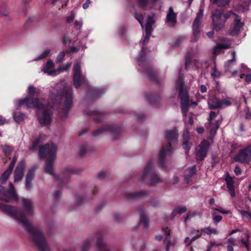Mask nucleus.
<instances>
[{
	"instance_id": "1",
	"label": "nucleus",
	"mask_w": 251,
	"mask_h": 251,
	"mask_svg": "<svg viewBox=\"0 0 251 251\" xmlns=\"http://www.w3.org/2000/svg\"><path fill=\"white\" fill-rule=\"evenodd\" d=\"M63 100L61 114L62 118H66L70 109L73 106L72 89L71 87H64L63 90L52 94L49 99L48 104L45 106L42 101L37 98H26L19 100V106L25 105L27 108H37L36 115L42 126H48L52 121V113L49 108H54Z\"/></svg>"
},
{
	"instance_id": "2",
	"label": "nucleus",
	"mask_w": 251,
	"mask_h": 251,
	"mask_svg": "<svg viewBox=\"0 0 251 251\" xmlns=\"http://www.w3.org/2000/svg\"><path fill=\"white\" fill-rule=\"evenodd\" d=\"M8 186L9 190L6 191L2 186L0 185V209L23 224L24 229L30 235L40 251H50L48 243L42 233L39 229L32 227L25 215L19 211L17 207L3 203V202H8L12 200H18V195L13 184L9 182Z\"/></svg>"
},
{
	"instance_id": "3",
	"label": "nucleus",
	"mask_w": 251,
	"mask_h": 251,
	"mask_svg": "<svg viewBox=\"0 0 251 251\" xmlns=\"http://www.w3.org/2000/svg\"><path fill=\"white\" fill-rule=\"evenodd\" d=\"M56 146L53 144H48L41 148L39 151L41 158H46L45 170L46 173L55 176L53 172V165L55 159Z\"/></svg>"
},
{
	"instance_id": "4",
	"label": "nucleus",
	"mask_w": 251,
	"mask_h": 251,
	"mask_svg": "<svg viewBox=\"0 0 251 251\" xmlns=\"http://www.w3.org/2000/svg\"><path fill=\"white\" fill-rule=\"evenodd\" d=\"M166 140L168 145L162 147L159 155V164L162 168H166V157L172 153V148L171 143L176 141L177 139V134L174 130H169L166 131Z\"/></svg>"
},
{
	"instance_id": "5",
	"label": "nucleus",
	"mask_w": 251,
	"mask_h": 251,
	"mask_svg": "<svg viewBox=\"0 0 251 251\" xmlns=\"http://www.w3.org/2000/svg\"><path fill=\"white\" fill-rule=\"evenodd\" d=\"M234 13L231 11L224 12L222 9H216L212 13V28L220 31L225 26L226 20Z\"/></svg>"
},
{
	"instance_id": "6",
	"label": "nucleus",
	"mask_w": 251,
	"mask_h": 251,
	"mask_svg": "<svg viewBox=\"0 0 251 251\" xmlns=\"http://www.w3.org/2000/svg\"><path fill=\"white\" fill-rule=\"evenodd\" d=\"M140 180L142 181H147V183L151 185H155L161 182L160 178L153 170L152 164L151 162L148 163Z\"/></svg>"
},
{
	"instance_id": "7",
	"label": "nucleus",
	"mask_w": 251,
	"mask_h": 251,
	"mask_svg": "<svg viewBox=\"0 0 251 251\" xmlns=\"http://www.w3.org/2000/svg\"><path fill=\"white\" fill-rule=\"evenodd\" d=\"M74 85L75 88H78L80 86V83L85 86L88 85V80L85 76L82 75L80 65L79 63H76L74 65Z\"/></svg>"
},
{
	"instance_id": "8",
	"label": "nucleus",
	"mask_w": 251,
	"mask_h": 251,
	"mask_svg": "<svg viewBox=\"0 0 251 251\" xmlns=\"http://www.w3.org/2000/svg\"><path fill=\"white\" fill-rule=\"evenodd\" d=\"M251 159V145L247 147L244 149L241 150L238 154L234 157L236 162H240L242 163H248Z\"/></svg>"
},
{
	"instance_id": "9",
	"label": "nucleus",
	"mask_w": 251,
	"mask_h": 251,
	"mask_svg": "<svg viewBox=\"0 0 251 251\" xmlns=\"http://www.w3.org/2000/svg\"><path fill=\"white\" fill-rule=\"evenodd\" d=\"M209 142L206 140H203L199 145V149H196V158L197 161H202L206 156L208 148Z\"/></svg>"
},
{
	"instance_id": "10",
	"label": "nucleus",
	"mask_w": 251,
	"mask_h": 251,
	"mask_svg": "<svg viewBox=\"0 0 251 251\" xmlns=\"http://www.w3.org/2000/svg\"><path fill=\"white\" fill-rule=\"evenodd\" d=\"M235 17L233 26L231 27L228 30L229 34L234 36L238 34L242 28L244 24L240 21V17L235 13L232 14Z\"/></svg>"
},
{
	"instance_id": "11",
	"label": "nucleus",
	"mask_w": 251,
	"mask_h": 251,
	"mask_svg": "<svg viewBox=\"0 0 251 251\" xmlns=\"http://www.w3.org/2000/svg\"><path fill=\"white\" fill-rule=\"evenodd\" d=\"M25 163L24 160L20 161L14 172V182H19L21 181L24 176V170L25 169Z\"/></svg>"
},
{
	"instance_id": "12",
	"label": "nucleus",
	"mask_w": 251,
	"mask_h": 251,
	"mask_svg": "<svg viewBox=\"0 0 251 251\" xmlns=\"http://www.w3.org/2000/svg\"><path fill=\"white\" fill-rule=\"evenodd\" d=\"M104 234L102 231H99L96 235L97 241L96 246L99 251H111L110 246L107 245L103 240L101 237Z\"/></svg>"
},
{
	"instance_id": "13",
	"label": "nucleus",
	"mask_w": 251,
	"mask_h": 251,
	"mask_svg": "<svg viewBox=\"0 0 251 251\" xmlns=\"http://www.w3.org/2000/svg\"><path fill=\"white\" fill-rule=\"evenodd\" d=\"M203 9L200 8L197 13V16L193 24V29L194 35L196 36L200 32V26L201 19L203 17Z\"/></svg>"
},
{
	"instance_id": "14",
	"label": "nucleus",
	"mask_w": 251,
	"mask_h": 251,
	"mask_svg": "<svg viewBox=\"0 0 251 251\" xmlns=\"http://www.w3.org/2000/svg\"><path fill=\"white\" fill-rule=\"evenodd\" d=\"M36 169L35 167L31 168L26 175L25 187L27 191H29L32 187V181L35 176Z\"/></svg>"
},
{
	"instance_id": "15",
	"label": "nucleus",
	"mask_w": 251,
	"mask_h": 251,
	"mask_svg": "<svg viewBox=\"0 0 251 251\" xmlns=\"http://www.w3.org/2000/svg\"><path fill=\"white\" fill-rule=\"evenodd\" d=\"M176 14L174 12L172 7H170L166 16V22L171 27H174L176 23Z\"/></svg>"
},
{
	"instance_id": "16",
	"label": "nucleus",
	"mask_w": 251,
	"mask_h": 251,
	"mask_svg": "<svg viewBox=\"0 0 251 251\" xmlns=\"http://www.w3.org/2000/svg\"><path fill=\"white\" fill-rule=\"evenodd\" d=\"M23 207L25 213L28 215L33 214L34 205L32 201L28 199L22 198Z\"/></svg>"
},
{
	"instance_id": "17",
	"label": "nucleus",
	"mask_w": 251,
	"mask_h": 251,
	"mask_svg": "<svg viewBox=\"0 0 251 251\" xmlns=\"http://www.w3.org/2000/svg\"><path fill=\"white\" fill-rule=\"evenodd\" d=\"M116 129L111 125H106L102 126L93 132V136H98L104 132H115Z\"/></svg>"
},
{
	"instance_id": "18",
	"label": "nucleus",
	"mask_w": 251,
	"mask_h": 251,
	"mask_svg": "<svg viewBox=\"0 0 251 251\" xmlns=\"http://www.w3.org/2000/svg\"><path fill=\"white\" fill-rule=\"evenodd\" d=\"M225 181L229 194L232 198H234L235 197V192L232 177L229 174H227L226 177Z\"/></svg>"
},
{
	"instance_id": "19",
	"label": "nucleus",
	"mask_w": 251,
	"mask_h": 251,
	"mask_svg": "<svg viewBox=\"0 0 251 251\" xmlns=\"http://www.w3.org/2000/svg\"><path fill=\"white\" fill-rule=\"evenodd\" d=\"M73 173V171L69 169H66L65 172L58 176H55L57 180L59 181V186H62L64 183L67 182L69 178V175L71 173Z\"/></svg>"
},
{
	"instance_id": "20",
	"label": "nucleus",
	"mask_w": 251,
	"mask_h": 251,
	"mask_svg": "<svg viewBox=\"0 0 251 251\" xmlns=\"http://www.w3.org/2000/svg\"><path fill=\"white\" fill-rule=\"evenodd\" d=\"M54 66V63L52 60L49 59L47 62L46 64L42 69V71L45 73L47 74L50 75H54L56 74L57 72L56 70H51Z\"/></svg>"
},
{
	"instance_id": "21",
	"label": "nucleus",
	"mask_w": 251,
	"mask_h": 251,
	"mask_svg": "<svg viewBox=\"0 0 251 251\" xmlns=\"http://www.w3.org/2000/svg\"><path fill=\"white\" fill-rule=\"evenodd\" d=\"M196 166L188 168L184 172V180L188 183L192 181V176L196 174Z\"/></svg>"
},
{
	"instance_id": "22",
	"label": "nucleus",
	"mask_w": 251,
	"mask_h": 251,
	"mask_svg": "<svg viewBox=\"0 0 251 251\" xmlns=\"http://www.w3.org/2000/svg\"><path fill=\"white\" fill-rule=\"evenodd\" d=\"M208 104L210 109L221 108V100L216 97H213L209 99Z\"/></svg>"
},
{
	"instance_id": "23",
	"label": "nucleus",
	"mask_w": 251,
	"mask_h": 251,
	"mask_svg": "<svg viewBox=\"0 0 251 251\" xmlns=\"http://www.w3.org/2000/svg\"><path fill=\"white\" fill-rule=\"evenodd\" d=\"M85 114L93 117L94 120L96 123H100L101 121L103 113H100L96 111H90L87 110L84 111Z\"/></svg>"
},
{
	"instance_id": "24",
	"label": "nucleus",
	"mask_w": 251,
	"mask_h": 251,
	"mask_svg": "<svg viewBox=\"0 0 251 251\" xmlns=\"http://www.w3.org/2000/svg\"><path fill=\"white\" fill-rule=\"evenodd\" d=\"M148 195V192L145 191H138L133 193L127 194L126 197L128 199H136L140 198L146 197Z\"/></svg>"
},
{
	"instance_id": "25",
	"label": "nucleus",
	"mask_w": 251,
	"mask_h": 251,
	"mask_svg": "<svg viewBox=\"0 0 251 251\" xmlns=\"http://www.w3.org/2000/svg\"><path fill=\"white\" fill-rule=\"evenodd\" d=\"M139 214L140 216V223L144 224L145 228H148L149 226V220L146 215L144 210L142 207L140 208L139 209Z\"/></svg>"
},
{
	"instance_id": "26",
	"label": "nucleus",
	"mask_w": 251,
	"mask_h": 251,
	"mask_svg": "<svg viewBox=\"0 0 251 251\" xmlns=\"http://www.w3.org/2000/svg\"><path fill=\"white\" fill-rule=\"evenodd\" d=\"M158 0H137L138 5L140 7L144 10L147 9V7L153 5Z\"/></svg>"
},
{
	"instance_id": "27",
	"label": "nucleus",
	"mask_w": 251,
	"mask_h": 251,
	"mask_svg": "<svg viewBox=\"0 0 251 251\" xmlns=\"http://www.w3.org/2000/svg\"><path fill=\"white\" fill-rule=\"evenodd\" d=\"M250 238L249 232H247L244 234V237L240 240L241 246H244L247 251H250L251 250V247L250 245L249 239Z\"/></svg>"
},
{
	"instance_id": "28",
	"label": "nucleus",
	"mask_w": 251,
	"mask_h": 251,
	"mask_svg": "<svg viewBox=\"0 0 251 251\" xmlns=\"http://www.w3.org/2000/svg\"><path fill=\"white\" fill-rule=\"evenodd\" d=\"M143 74L151 81H156L157 76L155 72L151 69H147L142 72Z\"/></svg>"
},
{
	"instance_id": "29",
	"label": "nucleus",
	"mask_w": 251,
	"mask_h": 251,
	"mask_svg": "<svg viewBox=\"0 0 251 251\" xmlns=\"http://www.w3.org/2000/svg\"><path fill=\"white\" fill-rule=\"evenodd\" d=\"M155 23V15L152 14L151 16L148 17L146 24L145 25V30H152V26Z\"/></svg>"
},
{
	"instance_id": "30",
	"label": "nucleus",
	"mask_w": 251,
	"mask_h": 251,
	"mask_svg": "<svg viewBox=\"0 0 251 251\" xmlns=\"http://www.w3.org/2000/svg\"><path fill=\"white\" fill-rule=\"evenodd\" d=\"M232 58L226 61L225 64V71L227 72L236 61V52L234 50L231 51Z\"/></svg>"
},
{
	"instance_id": "31",
	"label": "nucleus",
	"mask_w": 251,
	"mask_h": 251,
	"mask_svg": "<svg viewBox=\"0 0 251 251\" xmlns=\"http://www.w3.org/2000/svg\"><path fill=\"white\" fill-rule=\"evenodd\" d=\"M230 47V44L227 43H218L214 47L213 50V53L215 54H218L220 53L219 50L220 49H228Z\"/></svg>"
},
{
	"instance_id": "32",
	"label": "nucleus",
	"mask_w": 251,
	"mask_h": 251,
	"mask_svg": "<svg viewBox=\"0 0 251 251\" xmlns=\"http://www.w3.org/2000/svg\"><path fill=\"white\" fill-rule=\"evenodd\" d=\"M186 208L185 207H177L172 212L170 219L173 220L176 214H181L186 211Z\"/></svg>"
},
{
	"instance_id": "33",
	"label": "nucleus",
	"mask_w": 251,
	"mask_h": 251,
	"mask_svg": "<svg viewBox=\"0 0 251 251\" xmlns=\"http://www.w3.org/2000/svg\"><path fill=\"white\" fill-rule=\"evenodd\" d=\"M220 125V122L216 121L213 122V124L211 125V126H209L208 123L206 124L205 126L207 128L209 129L211 134H215L216 132V130L219 128Z\"/></svg>"
},
{
	"instance_id": "34",
	"label": "nucleus",
	"mask_w": 251,
	"mask_h": 251,
	"mask_svg": "<svg viewBox=\"0 0 251 251\" xmlns=\"http://www.w3.org/2000/svg\"><path fill=\"white\" fill-rule=\"evenodd\" d=\"M189 100L180 101L181 108L183 115L186 117L189 110Z\"/></svg>"
},
{
	"instance_id": "35",
	"label": "nucleus",
	"mask_w": 251,
	"mask_h": 251,
	"mask_svg": "<svg viewBox=\"0 0 251 251\" xmlns=\"http://www.w3.org/2000/svg\"><path fill=\"white\" fill-rule=\"evenodd\" d=\"M40 93V90L33 85H29L27 89V93L30 96L38 95Z\"/></svg>"
},
{
	"instance_id": "36",
	"label": "nucleus",
	"mask_w": 251,
	"mask_h": 251,
	"mask_svg": "<svg viewBox=\"0 0 251 251\" xmlns=\"http://www.w3.org/2000/svg\"><path fill=\"white\" fill-rule=\"evenodd\" d=\"M12 170L7 169L3 173L1 177H0V183L3 184L8 179L10 175L12 173Z\"/></svg>"
},
{
	"instance_id": "37",
	"label": "nucleus",
	"mask_w": 251,
	"mask_h": 251,
	"mask_svg": "<svg viewBox=\"0 0 251 251\" xmlns=\"http://www.w3.org/2000/svg\"><path fill=\"white\" fill-rule=\"evenodd\" d=\"M179 98L180 99V101L189 100L187 91L183 88H181L179 90Z\"/></svg>"
},
{
	"instance_id": "38",
	"label": "nucleus",
	"mask_w": 251,
	"mask_h": 251,
	"mask_svg": "<svg viewBox=\"0 0 251 251\" xmlns=\"http://www.w3.org/2000/svg\"><path fill=\"white\" fill-rule=\"evenodd\" d=\"M212 2L219 7H224L228 5L231 0H211Z\"/></svg>"
},
{
	"instance_id": "39",
	"label": "nucleus",
	"mask_w": 251,
	"mask_h": 251,
	"mask_svg": "<svg viewBox=\"0 0 251 251\" xmlns=\"http://www.w3.org/2000/svg\"><path fill=\"white\" fill-rule=\"evenodd\" d=\"M146 100L151 104H155L160 101V98H155V97L151 94L146 95Z\"/></svg>"
},
{
	"instance_id": "40",
	"label": "nucleus",
	"mask_w": 251,
	"mask_h": 251,
	"mask_svg": "<svg viewBox=\"0 0 251 251\" xmlns=\"http://www.w3.org/2000/svg\"><path fill=\"white\" fill-rule=\"evenodd\" d=\"M13 117L14 121L16 123H20L24 120L25 114L23 113L17 114L16 112H13Z\"/></svg>"
},
{
	"instance_id": "41",
	"label": "nucleus",
	"mask_w": 251,
	"mask_h": 251,
	"mask_svg": "<svg viewBox=\"0 0 251 251\" xmlns=\"http://www.w3.org/2000/svg\"><path fill=\"white\" fill-rule=\"evenodd\" d=\"M201 235L202 233L201 232V231L200 230H196V233H195V235L192 237V238L190 239V243L187 244V246L188 247L190 246L194 241L201 237Z\"/></svg>"
},
{
	"instance_id": "42",
	"label": "nucleus",
	"mask_w": 251,
	"mask_h": 251,
	"mask_svg": "<svg viewBox=\"0 0 251 251\" xmlns=\"http://www.w3.org/2000/svg\"><path fill=\"white\" fill-rule=\"evenodd\" d=\"M105 92L104 88L95 89L93 91V96L94 97H99L101 96Z\"/></svg>"
},
{
	"instance_id": "43",
	"label": "nucleus",
	"mask_w": 251,
	"mask_h": 251,
	"mask_svg": "<svg viewBox=\"0 0 251 251\" xmlns=\"http://www.w3.org/2000/svg\"><path fill=\"white\" fill-rule=\"evenodd\" d=\"M71 65V63H68L67 64L59 67L56 69L57 72L58 73V74H59L61 72L67 71L70 69Z\"/></svg>"
},
{
	"instance_id": "44",
	"label": "nucleus",
	"mask_w": 251,
	"mask_h": 251,
	"mask_svg": "<svg viewBox=\"0 0 251 251\" xmlns=\"http://www.w3.org/2000/svg\"><path fill=\"white\" fill-rule=\"evenodd\" d=\"M202 230L207 235H211L212 234H217L218 233V232L216 228L212 229L210 227H205Z\"/></svg>"
},
{
	"instance_id": "45",
	"label": "nucleus",
	"mask_w": 251,
	"mask_h": 251,
	"mask_svg": "<svg viewBox=\"0 0 251 251\" xmlns=\"http://www.w3.org/2000/svg\"><path fill=\"white\" fill-rule=\"evenodd\" d=\"M142 53L140 55L139 57L137 58V61L138 62L139 65L141 66L144 63V61L145 60L146 56L144 54V49L142 47L141 49Z\"/></svg>"
},
{
	"instance_id": "46",
	"label": "nucleus",
	"mask_w": 251,
	"mask_h": 251,
	"mask_svg": "<svg viewBox=\"0 0 251 251\" xmlns=\"http://www.w3.org/2000/svg\"><path fill=\"white\" fill-rule=\"evenodd\" d=\"M40 141V137H38L37 138H36L32 142V145L31 146H30V147H29V149L30 150H33V151L36 150L39 145Z\"/></svg>"
},
{
	"instance_id": "47",
	"label": "nucleus",
	"mask_w": 251,
	"mask_h": 251,
	"mask_svg": "<svg viewBox=\"0 0 251 251\" xmlns=\"http://www.w3.org/2000/svg\"><path fill=\"white\" fill-rule=\"evenodd\" d=\"M88 151H89V150L87 146H83L80 147L78 154L80 156H83L85 154H86Z\"/></svg>"
},
{
	"instance_id": "48",
	"label": "nucleus",
	"mask_w": 251,
	"mask_h": 251,
	"mask_svg": "<svg viewBox=\"0 0 251 251\" xmlns=\"http://www.w3.org/2000/svg\"><path fill=\"white\" fill-rule=\"evenodd\" d=\"M212 72L211 74V75L212 77L216 78L219 77L221 76L220 72L217 69L216 66L212 67Z\"/></svg>"
},
{
	"instance_id": "49",
	"label": "nucleus",
	"mask_w": 251,
	"mask_h": 251,
	"mask_svg": "<svg viewBox=\"0 0 251 251\" xmlns=\"http://www.w3.org/2000/svg\"><path fill=\"white\" fill-rule=\"evenodd\" d=\"M212 218L214 223L216 224L221 221L223 218L221 215H217L216 213L212 214Z\"/></svg>"
},
{
	"instance_id": "50",
	"label": "nucleus",
	"mask_w": 251,
	"mask_h": 251,
	"mask_svg": "<svg viewBox=\"0 0 251 251\" xmlns=\"http://www.w3.org/2000/svg\"><path fill=\"white\" fill-rule=\"evenodd\" d=\"M50 50L49 49L44 50V51H43V52L41 53V54L37 58H36L35 60H40V59H42L43 58H44L47 57L49 55V54H50Z\"/></svg>"
},
{
	"instance_id": "51",
	"label": "nucleus",
	"mask_w": 251,
	"mask_h": 251,
	"mask_svg": "<svg viewBox=\"0 0 251 251\" xmlns=\"http://www.w3.org/2000/svg\"><path fill=\"white\" fill-rule=\"evenodd\" d=\"M134 17L138 20V21L139 22V23L141 25V26L142 27H144V25H143L144 17H143V15H142V14L138 15L137 13H135Z\"/></svg>"
},
{
	"instance_id": "52",
	"label": "nucleus",
	"mask_w": 251,
	"mask_h": 251,
	"mask_svg": "<svg viewBox=\"0 0 251 251\" xmlns=\"http://www.w3.org/2000/svg\"><path fill=\"white\" fill-rule=\"evenodd\" d=\"M216 114L214 111H210L209 113V117L208 118V124L209 126H211L213 124L212 120L216 117Z\"/></svg>"
},
{
	"instance_id": "53",
	"label": "nucleus",
	"mask_w": 251,
	"mask_h": 251,
	"mask_svg": "<svg viewBox=\"0 0 251 251\" xmlns=\"http://www.w3.org/2000/svg\"><path fill=\"white\" fill-rule=\"evenodd\" d=\"M151 32L152 31L145 30L146 36L143 41V44L144 45H146L148 43L150 39Z\"/></svg>"
},
{
	"instance_id": "54",
	"label": "nucleus",
	"mask_w": 251,
	"mask_h": 251,
	"mask_svg": "<svg viewBox=\"0 0 251 251\" xmlns=\"http://www.w3.org/2000/svg\"><path fill=\"white\" fill-rule=\"evenodd\" d=\"M91 242L90 240H86L82 247V251H88L90 248Z\"/></svg>"
},
{
	"instance_id": "55",
	"label": "nucleus",
	"mask_w": 251,
	"mask_h": 251,
	"mask_svg": "<svg viewBox=\"0 0 251 251\" xmlns=\"http://www.w3.org/2000/svg\"><path fill=\"white\" fill-rule=\"evenodd\" d=\"M65 56V52L64 51L61 52L57 55V56L56 57V62L58 63H61L63 61Z\"/></svg>"
},
{
	"instance_id": "56",
	"label": "nucleus",
	"mask_w": 251,
	"mask_h": 251,
	"mask_svg": "<svg viewBox=\"0 0 251 251\" xmlns=\"http://www.w3.org/2000/svg\"><path fill=\"white\" fill-rule=\"evenodd\" d=\"M17 159H18L17 156L15 155L12 158V161L11 162V163L9 166L8 169H9L11 170H13Z\"/></svg>"
},
{
	"instance_id": "57",
	"label": "nucleus",
	"mask_w": 251,
	"mask_h": 251,
	"mask_svg": "<svg viewBox=\"0 0 251 251\" xmlns=\"http://www.w3.org/2000/svg\"><path fill=\"white\" fill-rule=\"evenodd\" d=\"M182 147L184 149L186 150L185 153L187 154V155H188L189 150L190 149V146L189 145V142L187 141L185 142L182 144Z\"/></svg>"
},
{
	"instance_id": "58",
	"label": "nucleus",
	"mask_w": 251,
	"mask_h": 251,
	"mask_svg": "<svg viewBox=\"0 0 251 251\" xmlns=\"http://www.w3.org/2000/svg\"><path fill=\"white\" fill-rule=\"evenodd\" d=\"M221 108H222L224 105L228 106L231 104V101L228 99L221 100Z\"/></svg>"
},
{
	"instance_id": "59",
	"label": "nucleus",
	"mask_w": 251,
	"mask_h": 251,
	"mask_svg": "<svg viewBox=\"0 0 251 251\" xmlns=\"http://www.w3.org/2000/svg\"><path fill=\"white\" fill-rule=\"evenodd\" d=\"M240 214L244 216H246L247 218L251 220V214L245 210H240Z\"/></svg>"
},
{
	"instance_id": "60",
	"label": "nucleus",
	"mask_w": 251,
	"mask_h": 251,
	"mask_svg": "<svg viewBox=\"0 0 251 251\" xmlns=\"http://www.w3.org/2000/svg\"><path fill=\"white\" fill-rule=\"evenodd\" d=\"M215 210H216L219 212H220L222 214H229L230 213V211L229 210H224L222 207H218V208H214Z\"/></svg>"
},
{
	"instance_id": "61",
	"label": "nucleus",
	"mask_w": 251,
	"mask_h": 251,
	"mask_svg": "<svg viewBox=\"0 0 251 251\" xmlns=\"http://www.w3.org/2000/svg\"><path fill=\"white\" fill-rule=\"evenodd\" d=\"M221 245V244L220 243H217L215 240H211L209 243V246L212 248L214 247H219Z\"/></svg>"
},
{
	"instance_id": "62",
	"label": "nucleus",
	"mask_w": 251,
	"mask_h": 251,
	"mask_svg": "<svg viewBox=\"0 0 251 251\" xmlns=\"http://www.w3.org/2000/svg\"><path fill=\"white\" fill-rule=\"evenodd\" d=\"M191 57L189 56H187L186 57L185 64L186 69H187L189 65L191 64Z\"/></svg>"
},
{
	"instance_id": "63",
	"label": "nucleus",
	"mask_w": 251,
	"mask_h": 251,
	"mask_svg": "<svg viewBox=\"0 0 251 251\" xmlns=\"http://www.w3.org/2000/svg\"><path fill=\"white\" fill-rule=\"evenodd\" d=\"M234 172L236 176H239L241 174L242 170L238 165H236L234 168Z\"/></svg>"
},
{
	"instance_id": "64",
	"label": "nucleus",
	"mask_w": 251,
	"mask_h": 251,
	"mask_svg": "<svg viewBox=\"0 0 251 251\" xmlns=\"http://www.w3.org/2000/svg\"><path fill=\"white\" fill-rule=\"evenodd\" d=\"M9 122V120L6 119L5 118L0 115V126L3 125Z\"/></svg>"
}]
</instances>
